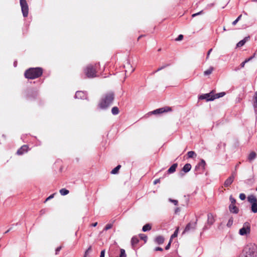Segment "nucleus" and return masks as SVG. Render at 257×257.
Segmentation results:
<instances>
[{"mask_svg":"<svg viewBox=\"0 0 257 257\" xmlns=\"http://www.w3.org/2000/svg\"><path fill=\"white\" fill-rule=\"evenodd\" d=\"M43 69L41 67L30 68L27 69L24 74L26 78L34 79L42 76Z\"/></svg>","mask_w":257,"mask_h":257,"instance_id":"f257e3e1","label":"nucleus"},{"mask_svg":"<svg viewBox=\"0 0 257 257\" xmlns=\"http://www.w3.org/2000/svg\"><path fill=\"white\" fill-rule=\"evenodd\" d=\"M114 99V93L112 92H108L101 99L98 105L100 108L105 109L112 104Z\"/></svg>","mask_w":257,"mask_h":257,"instance_id":"f03ea898","label":"nucleus"},{"mask_svg":"<svg viewBox=\"0 0 257 257\" xmlns=\"http://www.w3.org/2000/svg\"><path fill=\"white\" fill-rule=\"evenodd\" d=\"M84 73L88 78L94 77L96 76V68L92 65H88L84 69Z\"/></svg>","mask_w":257,"mask_h":257,"instance_id":"7ed1b4c3","label":"nucleus"},{"mask_svg":"<svg viewBox=\"0 0 257 257\" xmlns=\"http://www.w3.org/2000/svg\"><path fill=\"white\" fill-rule=\"evenodd\" d=\"M254 251L248 246L245 247L239 257H254Z\"/></svg>","mask_w":257,"mask_h":257,"instance_id":"20e7f679","label":"nucleus"},{"mask_svg":"<svg viewBox=\"0 0 257 257\" xmlns=\"http://www.w3.org/2000/svg\"><path fill=\"white\" fill-rule=\"evenodd\" d=\"M20 6L23 16L27 17L29 13V7L26 0H20Z\"/></svg>","mask_w":257,"mask_h":257,"instance_id":"39448f33","label":"nucleus"},{"mask_svg":"<svg viewBox=\"0 0 257 257\" xmlns=\"http://www.w3.org/2000/svg\"><path fill=\"white\" fill-rule=\"evenodd\" d=\"M250 231V224L248 222H246L243 224V227L239 229V233L241 235H244L249 233Z\"/></svg>","mask_w":257,"mask_h":257,"instance_id":"423d86ee","label":"nucleus"},{"mask_svg":"<svg viewBox=\"0 0 257 257\" xmlns=\"http://www.w3.org/2000/svg\"><path fill=\"white\" fill-rule=\"evenodd\" d=\"M198 219H196L195 221L194 222H189L188 223L185 227L184 230L183 232V234H184L185 232L189 231L191 230H195L196 227Z\"/></svg>","mask_w":257,"mask_h":257,"instance_id":"0eeeda50","label":"nucleus"},{"mask_svg":"<svg viewBox=\"0 0 257 257\" xmlns=\"http://www.w3.org/2000/svg\"><path fill=\"white\" fill-rule=\"evenodd\" d=\"M171 111H172V108L169 106H166L159 109H157L151 112V113L154 114H158Z\"/></svg>","mask_w":257,"mask_h":257,"instance_id":"6e6552de","label":"nucleus"},{"mask_svg":"<svg viewBox=\"0 0 257 257\" xmlns=\"http://www.w3.org/2000/svg\"><path fill=\"white\" fill-rule=\"evenodd\" d=\"M206 166V163L205 161L201 159V161L199 163V164L196 166L195 167V171H197L198 173H201V172H203L204 169Z\"/></svg>","mask_w":257,"mask_h":257,"instance_id":"1a4fd4ad","label":"nucleus"},{"mask_svg":"<svg viewBox=\"0 0 257 257\" xmlns=\"http://www.w3.org/2000/svg\"><path fill=\"white\" fill-rule=\"evenodd\" d=\"M199 99H206L207 101H212L214 100V95L212 94V92L209 93L202 94L199 96Z\"/></svg>","mask_w":257,"mask_h":257,"instance_id":"9d476101","label":"nucleus"},{"mask_svg":"<svg viewBox=\"0 0 257 257\" xmlns=\"http://www.w3.org/2000/svg\"><path fill=\"white\" fill-rule=\"evenodd\" d=\"M124 68H125V74L127 73L131 74L135 70V68L132 66V65L131 64L130 62L128 61H127L126 63L124 64Z\"/></svg>","mask_w":257,"mask_h":257,"instance_id":"9b49d317","label":"nucleus"},{"mask_svg":"<svg viewBox=\"0 0 257 257\" xmlns=\"http://www.w3.org/2000/svg\"><path fill=\"white\" fill-rule=\"evenodd\" d=\"M29 150V147L28 145H25L22 146L17 152L18 155H22L24 153H27Z\"/></svg>","mask_w":257,"mask_h":257,"instance_id":"f8f14e48","label":"nucleus"},{"mask_svg":"<svg viewBox=\"0 0 257 257\" xmlns=\"http://www.w3.org/2000/svg\"><path fill=\"white\" fill-rule=\"evenodd\" d=\"M229 210L231 213L237 214L239 212L238 208L235 205V204H230L229 205Z\"/></svg>","mask_w":257,"mask_h":257,"instance_id":"ddd939ff","label":"nucleus"},{"mask_svg":"<svg viewBox=\"0 0 257 257\" xmlns=\"http://www.w3.org/2000/svg\"><path fill=\"white\" fill-rule=\"evenodd\" d=\"M234 179V176L233 175H232L231 176L228 177L224 182V186L225 187H228L230 186L232 183L233 182Z\"/></svg>","mask_w":257,"mask_h":257,"instance_id":"4468645a","label":"nucleus"},{"mask_svg":"<svg viewBox=\"0 0 257 257\" xmlns=\"http://www.w3.org/2000/svg\"><path fill=\"white\" fill-rule=\"evenodd\" d=\"M165 238L162 235L156 236L155 238V242L158 244H162L164 242Z\"/></svg>","mask_w":257,"mask_h":257,"instance_id":"2eb2a0df","label":"nucleus"},{"mask_svg":"<svg viewBox=\"0 0 257 257\" xmlns=\"http://www.w3.org/2000/svg\"><path fill=\"white\" fill-rule=\"evenodd\" d=\"M178 167V164L175 163L173 164L170 168L168 170L167 172L168 174H172L174 173L176 171V169Z\"/></svg>","mask_w":257,"mask_h":257,"instance_id":"dca6fc26","label":"nucleus"},{"mask_svg":"<svg viewBox=\"0 0 257 257\" xmlns=\"http://www.w3.org/2000/svg\"><path fill=\"white\" fill-rule=\"evenodd\" d=\"M249 37L248 36V37H245L243 40L240 41L236 45L237 47H242V46H243L245 43L248 41L249 39Z\"/></svg>","mask_w":257,"mask_h":257,"instance_id":"f3484780","label":"nucleus"},{"mask_svg":"<svg viewBox=\"0 0 257 257\" xmlns=\"http://www.w3.org/2000/svg\"><path fill=\"white\" fill-rule=\"evenodd\" d=\"M139 242V238L137 236H133L131 239V244L132 247L135 248L136 247L137 244Z\"/></svg>","mask_w":257,"mask_h":257,"instance_id":"a211bd4d","label":"nucleus"},{"mask_svg":"<svg viewBox=\"0 0 257 257\" xmlns=\"http://www.w3.org/2000/svg\"><path fill=\"white\" fill-rule=\"evenodd\" d=\"M247 200L251 204L257 203V199L255 196L253 195H249L247 197Z\"/></svg>","mask_w":257,"mask_h":257,"instance_id":"6ab92c4d","label":"nucleus"},{"mask_svg":"<svg viewBox=\"0 0 257 257\" xmlns=\"http://www.w3.org/2000/svg\"><path fill=\"white\" fill-rule=\"evenodd\" d=\"M214 221H215V220H214V217H213V215H212V214L209 213L208 214V219H207L208 224H209V225H212L214 223Z\"/></svg>","mask_w":257,"mask_h":257,"instance_id":"aec40b11","label":"nucleus"},{"mask_svg":"<svg viewBox=\"0 0 257 257\" xmlns=\"http://www.w3.org/2000/svg\"><path fill=\"white\" fill-rule=\"evenodd\" d=\"M191 169V165L190 164H189V163H187V164H186L183 168V171L185 172V173H187L188 172H189Z\"/></svg>","mask_w":257,"mask_h":257,"instance_id":"412c9836","label":"nucleus"},{"mask_svg":"<svg viewBox=\"0 0 257 257\" xmlns=\"http://www.w3.org/2000/svg\"><path fill=\"white\" fill-rule=\"evenodd\" d=\"M151 228H152V225L148 223V224H145L143 227L142 230L144 232H146V231L150 230L151 229Z\"/></svg>","mask_w":257,"mask_h":257,"instance_id":"4be33fe9","label":"nucleus"},{"mask_svg":"<svg viewBox=\"0 0 257 257\" xmlns=\"http://www.w3.org/2000/svg\"><path fill=\"white\" fill-rule=\"evenodd\" d=\"M214 70V68L213 67H210L208 69L204 71V75H210L213 71Z\"/></svg>","mask_w":257,"mask_h":257,"instance_id":"5701e85b","label":"nucleus"},{"mask_svg":"<svg viewBox=\"0 0 257 257\" xmlns=\"http://www.w3.org/2000/svg\"><path fill=\"white\" fill-rule=\"evenodd\" d=\"M255 157H256L255 153L254 152H252L249 154V155L248 156V159L249 161H251L252 160L254 159Z\"/></svg>","mask_w":257,"mask_h":257,"instance_id":"b1692460","label":"nucleus"},{"mask_svg":"<svg viewBox=\"0 0 257 257\" xmlns=\"http://www.w3.org/2000/svg\"><path fill=\"white\" fill-rule=\"evenodd\" d=\"M59 192L61 195L64 196L67 195L69 191L65 188H62L60 190Z\"/></svg>","mask_w":257,"mask_h":257,"instance_id":"393cba45","label":"nucleus"},{"mask_svg":"<svg viewBox=\"0 0 257 257\" xmlns=\"http://www.w3.org/2000/svg\"><path fill=\"white\" fill-rule=\"evenodd\" d=\"M119 109L117 107H113L111 109V112L113 115H116L119 113Z\"/></svg>","mask_w":257,"mask_h":257,"instance_id":"a878e982","label":"nucleus"},{"mask_svg":"<svg viewBox=\"0 0 257 257\" xmlns=\"http://www.w3.org/2000/svg\"><path fill=\"white\" fill-rule=\"evenodd\" d=\"M121 168V165H118L115 168H114L112 171H111V173L112 174H117L118 172V170Z\"/></svg>","mask_w":257,"mask_h":257,"instance_id":"bb28decb","label":"nucleus"},{"mask_svg":"<svg viewBox=\"0 0 257 257\" xmlns=\"http://www.w3.org/2000/svg\"><path fill=\"white\" fill-rule=\"evenodd\" d=\"M188 157L190 158H193L196 156V154L194 151H189L187 153Z\"/></svg>","mask_w":257,"mask_h":257,"instance_id":"cd10ccee","label":"nucleus"},{"mask_svg":"<svg viewBox=\"0 0 257 257\" xmlns=\"http://www.w3.org/2000/svg\"><path fill=\"white\" fill-rule=\"evenodd\" d=\"M225 93L224 92L215 94V95H214V99H216V98H218L221 97H223V96L225 95Z\"/></svg>","mask_w":257,"mask_h":257,"instance_id":"c85d7f7f","label":"nucleus"},{"mask_svg":"<svg viewBox=\"0 0 257 257\" xmlns=\"http://www.w3.org/2000/svg\"><path fill=\"white\" fill-rule=\"evenodd\" d=\"M251 209L253 212H257V203H255L251 204Z\"/></svg>","mask_w":257,"mask_h":257,"instance_id":"c756f323","label":"nucleus"},{"mask_svg":"<svg viewBox=\"0 0 257 257\" xmlns=\"http://www.w3.org/2000/svg\"><path fill=\"white\" fill-rule=\"evenodd\" d=\"M253 56H251V57H249V58L246 59L244 61H243V62H242L240 64V67L241 68L244 67L245 64L246 63L248 62V61H249L250 60H251L253 58Z\"/></svg>","mask_w":257,"mask_h":257,"instance_id":"7c9ffc66","label":"nucleus"},{"mask_svg":"<svg viewBox=\"0 0 257 257\" xmlns=\"http://www.w3.org/2000/svg\"><path fill=\"white\" fill-rule=\"evenodd\" d=\"M179 227H177V228H176V230L175 231V232H174V233L171 235V238H170V239H171V240L172 239V238L177 236L178 231H179Z\"/></svg>","mask_w":257,"mask_h":257,"instance_id":"2f4dec72","label":"nucleus"},{"mask_svg":"<svg viewBox=\"0 0 257 257\" xmlns=\"http://www.w3.org/2000/svg\"><path fill=\"white\" fill-rule=\"evenodd\" d=\"M233 222V218L232 217H231L229 218V219L227 223V226L228 227H230L232 225Z\"/></svg>","mask_w":257,"mask_h":257,"instance_id":"473e14b6","label":"nucleus"},{"mask_svg":"<svg viewBox=\"0 0 257 257\" xmlns=\"http://www.w3.org/2000/svg\"><path fill=\"white\" fill-rule=\"evenodd\" d=\"M229 200L230 201V204H234L236 203V200L235 198H234L232 196V195H230L229 196Z\"/></svg>","mask_w":257,"mask_h":257,"instance_id":"72a5a7b5","label":"nucleus"},{"mask_svg":"<svg viewBox=\"0 0 257 257\" xmlns=\"http://www.w3.org/2000/svg\"><path fill=\"white\" fill-rule=\"evenodd\" d=\"M113 226V224L112 223H108L106 225V226H105L104 228V230H107L109 229H111L112 228Z\"/></svg>","mask_w":257,"mask_h":257,"instance_id":"f704fd0d","label":"nucleus"},{"mask_svg":"<svg viewBox=\"0 0 257 257\" xmlns=\"http://www.w3.org/2000/svg\"><path fill=\"white\" fill-rule=\"evenodd\" d=\"M140 237L141 239L144 240L145 242L147 240V236L144 234H140Z\"/></svg>","mask_w":257,"mask_h":257,"instance_id":"c9c22d12","label":"nucleus"},{"mask_svg":"<svg viewBox=\"0 0 257 257\" xmlns=\"http://www.w3.org/2000/svg\"><path fill=\"white\" fill-rule=\"evenodd\" d=\"M245 198H246V196H245V195L244 193H241V194H239V198L241 200H245Z\"/></svg>","mask_w":257,"mask_h":257,"instance_id":"e433bc0d","label":"nucleus"},{"mask_svg":"<svg viewBox=\"0 0 257 257\" xmlns=\"http://www.w3.org/2000/svg\"><path fill=\"white\" fill-rule=\"evenodd\" d=\"M183 35H182V34H180L179 35V36L175 39V41H181L183 39Z\"/></svg>","mask_w":257,"mask_h":257,"instance_id":"4c0bfd02","label":"nucleus"},{"mask_svg":"<svg viewBox=\"0 0 257 257\" xmlns=\"http://www.w3.org/2000/svg\"><path fill=\"white\" fill-rule=\"evenodd\" d=\"M55 193H53L51 194L50 196H49L48 198H46L44 202H47L48 200L53 198L55 195Z\"/></svg>","mask_w":257,"mask_h":257,"instance_id":"58836bf2","label":"nucleus"},{"mask_svg":"<svg viewBox=\"0 0 257 257\" xmlns=\"http://www.w3.org/2000/svg\"><path fill=\"white\" fill-rule=\"evenodd\" d=\"M202 13H203V11H200V12H198V13H195V14H193V15H192V18H194V17H195L197 16H198V15H201V14H202Z\"/></svg>","mask_w":257,"mask_h":257,"instance_id":"ea45409f","label":"nucleus"},{"mask_svg":"<svg viewBox=\"0 0 257 257\" xmlns=\"http://www.w3.org/2000/svg\"><path fill=\"white\" fill-rule=\"evenodd\" d=\"M202 13H203V11H200V12H198V13H195V14H193V15H192V18H194V17H195L197 16H198V15H201V14H202Z\"/></svg>","mask_w":257,"mask_h":257,"instance_id":"a19ab883","label":"nucleus"},{"mask_svg":"<svg viewBox=\"0 0 257 257\" xmlns=\"http://www.w3.org/2000/svg\"><path fill=\"white\" fill-rule=\"evenodd\" d=\"M169 201L174 204V205H178V202L177 200H173L172 199H169Z\"/></svg>","mask_w":257,"mask_h":257,"instance_id":"79ce46f5","label":"nucleus"},{"mask_svg":"<svg viewBox=\"0 0 257 257\" xmlns=\"http://www.w3.org/2000/svg\"><path fill=\"white\" fill-rule=\"evenodd\" d=\"M171 242H172V240H171V239H170L168 244L166 245V246L165 247L166 249L168 250V249H169L170 248V246H171Z\"/></svg>","mask_w":257,"mask_h":257,"instance_id":"37998d69","label":"nucleus"},{"mask_svg":"<svg viewBox=\"0 0 257 257\" xmlns=\"http://www.w3.org/2000/svg\"><path fill=\"white\" fill-rule=\"evenodd\" d=\"M91 250V246H90L88 249L86 250L85 251V256H86L87 254V253H88L89 252H90V251Z\"/></svg>","mask_w":257,"mask_h":257,"instance_id":"c03bdc74","label":"nucleus"},{"mask_svg":"<svg viewBox=\"0 0 257 257\" xmlns=\"http://www.w3.org/2000/svg\"><path fill=\"white\" fill-rule=\"evenodd\" d=\"M169 66V65H168V64L166 65H164V66H162V67H161L159 68H158V69L156 71V72L159 71L161 70L162 69H163L165 68L166 67H167V66Z\"/></svg>","mask_w":257,"mask_h":257,"instance_id":"a18cd8bd","label":"nucleus"},{"mask_svg":"<svg viewBox=\"0 0 257 257\" xmlns=\"http://www.w3.org/2000/svg\"><path fill=\"white\" fill-rule=\"evenodd\" d=\"M62 248V246H59L56 249V252H55V254H57L59 252V251Z\"/></svg>","mask_w":257,"mask_h":257,"instance_id":"49530a36","label":"nucleus"},{"mask_svg":"<svg viewBox=\"0 0 257 257\" xmlns=\"http://www.w3.org/2000/svg\"><path fill=\"white\" fill-rule=\"evenodd\" d=\"M154 250L155 251H162L163 250V248L161 247H156Z\"/></svg>","mask_w":257,"mask_h":257,"instance_id":"de8ad7c7","label":"nucleus"},{"mask_svg":"<svg viewBox=\"0 0 257 257\" xmlns=\"http://www.w3.org/2000/svg\"><path fill=\"white\" fill-rule=\"evenodd\" d=\"M104 255H105V250L103 249V250H101V251L100 252V257H104Z\"/></svg>","mask_w":257,"mask_h":257,"instance_id":"09e8293b","label":"nucleus"},{"mask_svg":"<svg viewBox=\"0 0 257 257\" xmlns=\"http://www.w3.org/2000/svg\"><path fill=\"white\" fill-rule=\"evenodd\" d=\"M160 182V179H156L154 181V185H156L157 184V183H159Z\"/></svg>","mask_w":257,"mask_h":257,"instance_id":"8fccbe9b","label":"nucleus"},{"mask_svg":"<svg viewBox=\"0 0 257 257\" xmlns=\"http://www.w3.org/2000/svg\"><path fill=\"white\" fill-rule=\"evenodd\" d=\"M254 101L253 102V106L255 108H257V99H254Z\"/></svg>","mask_w":257,"mask_h":257,"instance_id":"3c124183","label":"nucleus"},{"mask_svg":"<svg viewBox=\"0 0 257 257\" xmlns=\"http://www.w3.org/2000/svg\"><path fill=\"white\" fill-rule=\"evenodd\" d=\"M212 49H210L208 51V53H207V58H208V57H209V55H210V54L211 52L212 51Z\"/></svg>","mask_w":257,"mask_h":257,"instance_id":"603ef678","label":"nucleus"},{"mask_svg":"<svg viewBox=\"0 0 257 257\" xmlns=\"http://www.w3.org/2000/svg\"><path fill=\"white\" fill-rule=\"evenodd\" d=\"M238 20H235V21H234L233 22H232V25H235L236 24V23L238 22Z\"/></svg>","mask_w":257,"mask_h":257,"instance_id":"864d4df0","label":"nucleus"},{"mask_svg":"<svg viewBox=\"0 0 257 257\" xmlns=\"http://www.w3.org/2000/svg\"><path fill=\"white\" fill-rule=\"evenodd\" d=\"M97 225V222H95V223H92L90 225L91 226L95 227V226H96Z\"/></svg>","mask_w":257,"mask_h":257,"instance_id":"5fc2aeb1","label":"nucleus"},{"mask_svg":"<svg viewBox=\"0 0 257 257\" xmlns=\"http://www.w3.org/2000/svg\"><path fill=\"white\" fill-rule=\"evenodd\" d=\"M241 17H242V15H240L237 17V18L236 19V20H238V21H239L240 20V19H241Z\"/></svg>","mask_w":257,"mask_h":257,"instance_id":"6e6d98bb","label":"nucleus"},{"mask_svg":"<svg viewBox=\"0 0 257 257\" xmlns=\"http://www.w3.org/2000/svg\"><path fill=\"white\" fill-rule=\"evenodd\" d=\"M254 99H257V91L255 93V95L254 96Z\"/></svg>","mask_w":257,"mask_h":257,"instance_id":"4d7b16f0","label":"nucleus"},{"mask_svg":"<svg viewBox=\"0 0 257 257\" xmlns=\"http://www.w3.org/2000/svg\"><path fill=\"white\" fill-rule=\"evenodd\" d=\"M143 35H141L138 38V40H139L140 39H141V38L143 37Z\"/></svg>","mask_w":257,"mask_h":257,"instance_id":"13d9d810","label":"nucleus"},{"mask_svg":"<svg viewBox=\"0 0 257 257\" xmlns=\"http://www.w3.org/2000/svg\"><path fill=\"white\" fill-rule=\"evenodd\" d=\"M80 93V92H77L76 93V95H78V94H79Z\"/></svg>","mask_w":257,"mask_h":257,"instance_id":"bf43d9fd","label":"nucleus"},{"mask_svg":"<svg viewBox=\"0 0 257 257\" xmlns=\"http://www.w3.org/2000/svg\"><path fill=\"white\" fill-rule=\"evenodd\" d=\"M9 231H10V229L8 230L5 232V233H6L8 232Z\"/></svg>","mask_w":257,"mask_h":257,"instance_id":"052dcab7","label":"nucleus"},{"mask_svg":"<svg viewBox=\"0 0 257 257\" xmlns=\"http://www.w3.org/2000/svg\"><path fill=\"white\" fill-rule=\"evenodd\" d=\"M223 30H224V31H225V30H226V29H225V27H224V28H223Z\"/></svg>","mask_w":257,"mask_h":257,"instance_id":"680f3d73","label":"nucleus"},{"mask_svg":"<svg viewBox=\"0 0 257 257\" xmlns=\"http://www.w3.org/2000/svg\"><path fill=\"white\" fill-rule=\"evenodd\" d=\"M238 166H239V164L236 166V167H237Z\"/></svg>","mask_w":257,"mask_h":257,"instance_id":"e2e57ef3","label":"nucleus"},{"mask_svg":"<svg viewBox=\"0 0 257 257\" xmlns=\"http://www.w3.org/2000/svg\"><path fill=\"white\" fill-rule=\"evenodd\" d=\"M253 2H257V0H253Z\"/></svg>","mask_w":257,"mask_h":257,"instance_id":"0e129e2a","label":"nucleus"}]
</instances>
